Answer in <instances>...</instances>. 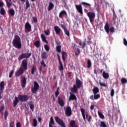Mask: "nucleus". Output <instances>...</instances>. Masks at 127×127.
<instances>
[{"label":"nucleus","instance_id":"64","mask_svg":"<svg viewBox=\"0 0 127 127\" xmlns=\"http://www.w3.org/2000/svg\"><path fill=\"white\" fill-rule=\"evenodd\" d=\"M60 44H61V42L60 41H56L57 46L59 45Z\"/></svg>","mask_w":127,"mask_h":127},{"label":"nucleus","instance_id":"9","mask_svg":"<svg viewBox=\"0 0 127 127\" xmlns=\"http://www.w3.org/2000/svg\"><path fill=\"white\" fill-rule=\"evenodd\" d=\"M55 121L60 125L62 127H66V125L65 123H64L63 120H62L59 117L56 116L55 117Z\"/></svg>","mask_w":127,"mask_h":127},{"label":"nucleus","instance_id":"2","mask_svg":"<svg viewBox=\"0 0 127 127\" xmlns=\"http://www.w3.org/2000/svg\"><path fill=\"white\" fill-rule=\"evenodd\" d=\"M30 97L28 95H18V97L15 96L14 100L13 101V107H16L18 105L19 101L20 102H27L29 99Z\"/></svg>","mask_w":127,"mask_h":127},{"label":"nucleus","instance_id":"15","mask_svg":"<svg viewBox=\"0 0 127 127\" xmlns=\"http://www.w3.org/2000/svg\"><path fill=\"white\" fill-rule=\"evenodd\" d=\"M27 83V79L26 77H22L21 81V85L22 88H25Z\"/></svg>","mask_w":127,"mask_h":127},{"label":"nucleus","instance_id":"22","mask_svg":"<svg viewBox=\"0 0 127 127\" xmlns=\"http://www.w3.org/2000/svg\"><path fill=\"white\" fill-rule=\"evenodd\" d=\"M55 5L53 2H51L49 3V6L48 7V11H50L51 10H52L54 7Z\"/></svg>","mask_w":127,"mask_h":127},{"label":"nucleus","instance_id":"36","mask_svg":"<svg viewBox=\"0 0 127 127\" xmlns=\"http://www.w3.org/2000/svg\"><path fill=\"white\" fill-rule=\"evenodd\" d=\"M92 67V62L90 59H88L87 60V68H89Z\"/></svg>","mask_w":127,"mask_h":127},{"label":"nucleus","instance_id":"50","mask_svg":"<svg viewBox=\"0 0 127 127\" xmlns=\"http://www.w3.org/2000/svg\"><path fill=\"white\" fill-rule=\"evenodd\" d=\"M14 121H11V122H9V127H14Z\"/></svg>","mask_w":127,"mask_h":127},{"label":"nucleus","instance_id":"28","mask_svg":"<svg viewBox=\"0 0 127 127\" xmlns=\"http://www.w3.org/2000/svg\"><path fill=\"white\" fill-rule=\"evenodd\" d=\"M29 105H30V108L32 111V112H34V104H33V102L31 101V102H29Z\"/></svg>","mask_w":127,"mask_h":127},{"label":"nucleus","instance_id":"49","mask_svg":"<svg viewBox=\"0 0 127 127\" xmlns=\"http://www.w3.org/2000/svg\"><path fill=\"white\" fill-rule=\"evenodd\" d=\"M14 72V70H11L9 73V77L11 78L13 73Z\"/></svg>","mask_w":127,"mask_h":127},{"label":"nucleus","instance_id":"42","mask_svg":"<svg viewBox=\"0 0 127 127\" xmlns=\"http://www.w3.org/2000/svg\"><path fill=\"white\" fill-rule=\"evenodd\" d=\"M80 52L81 51L80 48H77L76 49V51L75 52V55L76 56H78V55H79Z\"/></svg>","mask_w":127,"mask_h":127},{"label":"nucleus","instance_id":"63","mask_svg":"<svg viewBox=\"0 0 127 127\" xmlns=\"http://www.w3.org/2000/svg\"><path fill=\"white\" fill-rule=\"evenodd\" d=\"M94 73H95V74H96V75H98V72L96 69H94Z\"/></svg>","mask_w":127,"mask_h":127},{"label":"nucleus","instance_id":"24","mask_svg":"<svg viewBox=\"0 0 127 127\" xmlns=\"http://www.w3.org/2000/svg\"><path fill=\"white\" fill-rule=\"evenodd\" d=\"M69 125L71 127H78L75 125V121L74 120H71L69 123Z\"/></svg>","mask_w":127,"mask_h":127},{"label":"nucleus","instance_id":"60","mask_svg":"<svg viewBox=\"0 0 127 127\" xmlns=\"http://www.w3.org/2000/svg\"><path fill=\"white\" fill-rule=\"evenodd\" d=\"M11 5V3H10V2H8V0L7 1V7H10Z\"/></svg>","mask_w":127,"mask_h":127},{"label":"nucleus","instance_id":"6","mask_svg":"<svg viewBox=\"0 0 127 127\" xmlns=\"http://www.w3.org/2000/svg\"><path fill=\"white\" fill-rule=\"evenodd\" d=\"M80 112H81V114L84 121H86V119L88 122H91L92 117L91 115H88V114H85V110L84 108H80Z\"/></svg>","mask_w":127,"mask_h":127},{"label":"nucleus","instance_id":"30","mask_svg":"<svg viewBox=\"0 0 127 127\" xmlns=\"http://www.w3.org/2000/svg\"><path fill=\"white\" fill-rule=\"evenodd\" d=\"M61 48H62V46L61 44H59V45H57L56 46V51H57L58 53H60V52H61L62 51Z\"/></svg>","mask_w":127,"mask_h":127},{"label":"nucleus","instance_id":"35","mask_svg":"<svg viewBox=\"0 0 127 127\" xmlns=\"http://www.w3.org/2000/svg\"><path fill=\"white\" fill-rule=\"evenodd\" d=\"M81 4L83 5H84L85 7H90V8H91V4L90 3H88L87 2H81Z\"/></svg>","mask_w":127,"mask_h":127},{"label":"nucleus","instance_id":"33","mask_svg":"<svg viewBox=\"0 0 127 127\" xmlns=\"http://www.w3.org/2000/svg\"><path fill=\"white\" fill-rule=\"evenodd\" d=\"M59 69L60 70V71H63V70L64 69V67L63 66V64L61 60L60 61V66L59 67Z\"/></svg>","mask_w":127,"mask_h":127},{"label":"nucleus","instance_id":"19","mask_svg":"<svg viewBox=\"0 0 127 127\" xmlns=\"http://www.w3.org/2000/svg\"><path fill=\"white\" fill-rule=\"evenodd\" d=\"M72 92V93H71ZM71 100H77V97L73 92H70V96L69 97V101H71Z\"/></svg>","mask_w":127,"mask_h":127},{"label":"nucleus","instance_id":"39","mask_svg":"<svg viewBox=\"0 0 127 127\" xmlns=\"http://www.w3.org/2000/svg\"><path fill=\"white\" fill-rule=\"evenodd\" d=\"M38 125V121L36 119H33V126L34 127H37Z\"/></svg>","mask_w":127,"mask_h":127},{"label":"nucleus","instance_id":"37","mask_svg":"<svg viewBox=\"0 0 127 127\" xmlns=\"http://www.w3.org/2000/svg\"><path fill=\"white\" fill-rule=\"evenodd\" d=\"M41 37L43 41H44V42H45L46 43H48V41L46 40V37H45L44 34H41Z\"/></svg>","mask_w":127,"mask_h":127},{"label":"nucleus","instance_id":"46","mask_svg":"<svg viewBox=\"0 0 127 127\" xmlns=\"http://www.w3.org/2000/svg\"><path fill=\"white\" fill-rule=\"evenodd\" d=\"M60 94L59 92V87L57 88L56 91H55V94L56 97H58L59 95Z\"/></svg>","mask_w":127,"mask_h":127},{"label":"nucleus","instance_id":"12","mask_svg":"<svg viewBox=\"0 0 127 127\" xmlns=\"http://www.w3.org/2000/svg\"><path fill=\"white\" fill-rule=\"evenodd\" d=\"M65 114L66 116H67V117H70V116H71L72 113L71 108V107H70V106H68L65 108Z\"/></svg>","mask_w":127,"mask_h":127},{"label":"nucleus","instance_id":"51","mask_svg":"<svg viewBox=\"0 0 127 127\" xmlns=\"http://www.w3.org/2000/svg\"><path fill=\"white\" fill-rule=\"evenodd\" d=\"M44 33H45L46 35H50V30H49V29H47V30L44 31Z\"/></svg>","mask_w":127,"mask_h":127},{"label":"nucleus","instance_id":"21","mask_svg":"<svg viewBox=\"0 0 127 127\" xmlns=\"http://www.w3.org/2000/svg\"><path fill=\"white\" fill-rule=\"evenodd\" d=\"M58 103L62 107L64 106V102L63 99H61L60 97H58Z\"/></svg>","mask_w":127,"mask_h":127},{"label":"nucleus","instance_id":"4","mask_svg":"<svg viewBox=\"0 0 127 127\" xmlns=\"http://www.w3.org/2000/svg\"><path fill=\"white\" fill-rule=\"evenodd\" d=\"M83 83L81 80L76 77L75 79V84L73 85L72 88H71L70 91L72 93H77V89H80L82 86Z\"/></svg>","mask_w":127,"mask_h":127},{"label":"nucleus","instance_id":"57","mask_svg":"<svg viewBox=\"0 0 127 127\" xmlns=\"http://www.w3.org/2000/svg\"><path fill=\"white\" fill-rule=\"evenodd\" d=\"M2 98H3V95L2 94L1 90L0 89V100H1V99H2Z\"/></svg>","mask_w":127,"mask_h":127},{"label":"nucleus","instance_id":"52","mask_svg":"<svg viewBox=\"0 0 127 127\" xmlns=\"http://www.w3.org/2000/svg\"><path fill=\"white\" fill-rule=\"evenodd\" d=\"M99 84L100 86H101V87H107V85L105 84V83L99 82Z\"/></svg>","mask_w":127,"mask_h":127},{"label":"nucleus","instance_id":"47","mask_svg":"<svg viewBox=\"0 0 127 127\" xmlns=\"http://www.w3.org/2000/svg\"><path fill=\"white\" fill-rule=\"evenodd\" d=\"M4 118H5V120H7V116H8V111H5L4 112Z\"/></svg>","mask_w":127,"mask_h":127},{"label":"nucleus","instance_id":"14","mask_svg":"<svg viewBox=\"0 0 127 127\" xmlns=\"http://www.w3.org/2000/svg\"><path fill=\"white\" fill-rule=\"evenodd\" d=\"M61 27L64 29V33L67 36H69L70 33L69 30H68L67 28H66L65 25H64V24H61Z\"/></svg>","mask_w":127,"mask_h":127},{"label":"nucleus","instance_id":"11","mask_svg":"<svg viewBox=\"0 0 127 127\" xmlns=\"http://www.w3.org/2000/svg\"><path fill=\"white\" fill-rule=\"evenodd\" d=\"M32 31V25L29 22H26L25 24V32H31Z\"/></svg>","mask_w":127,"mask_h":127},{"label":"nucleus","instance_id":"34","mask_svg":"<svg viewBox=\"0 0 127 127\" xmlns=\"http://www.w3.org/2000/svg\"><path fill=\"white\" fill-rule=\"evenodd\" d=\"M0 13L2 15H4V14H5V13H6V11H5L4 8H3V6L1 7V9L0 10Z\"/></svg>","mask_w":127,"mask_h":127},{"label":"nucleus","instance_id":"5","mask_svg":"<svg viewBox=\"0 0 127 127\" xmlns=\"http://www.w3.org/2000/svg\"><path fill=\"white\" fill-rule=\"evenodd\" d=\"M92 92L93 95H91L90 96V99L91 100L94 101V100H97L101 98V95L100 94H99L100 90L98 87H94L93 89H92Z\"/></svg>","mask_w":127,"mask_h":127},{"label":"nucleus","instance_id":"48","mask_svg":"<svg viewBox=\"0 0 127 127\" xmlns=\"http://www.w3.org/2000/svg\"><path fill=\"white\" fill-rule=\"evenodd\" d=\"M44 48H45V50L47 52H49L50 49L49 45H44Z\"/></svg>","mask_w":127,"mask_h":127},{"label":"nucleus","instance_id":"44","mask_svg":"<svg viewBox=\"0 0 127 127\" xmlns=\"http://www.w3.org/2000/svg\"><path fill=\"white\" fill-rule=\"evenodd\" d=\"M4 110V105H2V106H0V113L1 114H3Z\"/></svg>","mask_w":127,"mask_h":127},{"label":"nucleus","instance_id":"53","mask_svg":"<svg viewBox=\"0 0 127 127\" xmlns=\"http://www.w3.org/2000/svg\"><path fill=\"white\" fill-rule=\"evenodd\" d=\"M114 94H115V90L114 89H112L111 91V96L112 97H113L114 96Z\"/></svg>","mask_w":127,"mask_h":127},{"label":"nucleus","instance_id":"17","mask_svg":"<svg viewBox=\"0 0 127 127\" xmlns=\"http://www.w3.org/2000/svg\"><path fill=\"white\" fill-rule=\"evenodd\" d=\"M41 64L42 65L41 66H40L39 68V72H40V73L41 74L42 71H43V67L42 66H43V67H46V64H45V62L44 60L43 59H42V61H41Z\"/></svg>","mask_w":127,"mask_h":127},{"label":"nucleus","instance_id":"20","mask_svg":"<svg viewBox=\"0 0 127 127\" xmlns=\"http://www.w3.org/2000/svg\"><path fill=\"white\" fill-rule=\"evenodd\" d=\"M54 30L57 35H59L60 33H61V31H62L61 28H60V27H59V26H55Z\"/></svg>","mask_w":127,"mask_h":127},{"label":"nucleus","instance_id":"25","mask_svg":"<svg viewBox=\"0 0 127 127\" xmlns=\"http://www.w3.org/2000/svg\"><path fill=\"white\" fill-rule=\"evenodd\" d=\"M102 75L104 79H108L110 77L109 73L105 72V71H103Z\"/></svg>","mask_w":127,"mask_h":127},{"label":"nucleus","instance_id":"62","mask_svg":"<svg viewBox=\"0 0 127 127\" xmlns=\"http://www.w3.org/2000/svg\"><path fill=\"white\" fill-rule=\"evenodd\" d=\"M94 107H95V106H94V104L91 105V106H90V109H91V110H93Z\"/></svg>","mask_w":127,"mask_h":127},{"label":"nucleus","instance_id":"7","mask_svg":"<svg viewBox=\"0 0 127 127\" xmlns=\"http://www.w3.org/2000/svg\"><path fill=\"white\" fill-rule=\"evenodd\" d=\"M104 29H105L106 32H107V33H108V34L109 33L110 30V32L113 33L115 32V27H111V28H110V25L109 24L108 22L106 23V24L104 26Z\"/></svg>","mask_w":127,"mask_h":127},{"label":"nucleus","instance_id":"59","mask_svg":"<svg viewBox=\"0 0 127 127\" xmlns=\"http://www.w3.org/2000/svg\"><path fill=\"white\" fill-rule=\"evenodd\" d=\"M3 5H4V2H3V1H1V0H0V7L3 6Z\"/></svg>","mask_w":127,"mask_h":127},{"label":"nucleus","instance_id":"54","mask_svg":"<svg viewBox=\"0 0 127 127\" xmlns=\"http://www.w3.org/2000/svg\"><path fill=\"white\" fill-rule=\"evenodd\" d=\"M33 20L34 22H35V23H36V22H37V21H38L37 18L33 16Z\"/></svg>","mask_w":127,"mask_h":127},{"label":"nucleus","instance_id":"16","mask_svg":"<svg viewBox=\"0 0 127 127\" xmlns=\"http://www.w3.org/2000/svg\"><path fill=\"white\" fill-rule=\"evenodd\" d=\"M67 13L66 10H61V11L59 13V17L60 18H63L64 16H67Z\"/></svg>","mask_w":127,"mask_h":127},{"label":"nucleus","instance_id":"32","mask_svg":"<svg viewBox=\"0 0 127 127\" xmlns=\"http://www.w3.org/2000/svg\"><path fill=\"white\" fill-rule=\"evenodd\" d=\"M9 13H10V15L12 16H13L15 15V12L14 9L13 8H10L9 10Z\"/></svg>","mask_w":127,"mask_h":127},{"label":"nucleus","instance_id":"10","mask_svg":"<svg viewBox=\"0 0 127 127\" xmlns=\"http://www.w3.org/2000/svg\"><path fill=\"white\" fill-rule=\"evenodd\" d=\"M39 84L36 81H35L34 82V87L33 88H31V91L32 93L35 94L37 93L38 90L39 89Z\"/></svg>","mask_w":127,"mask_h":127},{"label":"nucleus","instance_id":"56","mask_svg":"<svg viewBox=\"0 0 127 127\" xmlns=\"http://www.w3.org/2000/svg\"><path fill=\"white\" fill-rule=\"evenodd\" d=\"M21 124L20 122H17V123H16V127H21Z\"/></svg>","mask_w":127,"mask_h":127},{"label":"nucleus","instance_id":"1","mask_svg":"<svg viewBox=\"0 0 127 127\" xmlns=\"http://www.w3.org/2000/svg\"><path fill=\"white\" fill-rule=\"evenodd\" d=\"M32 55L31 53H22L20 54L18 58L19 61H21L22 59H23L21 62V67L17 70L15 72V75L16 77H19L20 75L23 74L24 70L26 71L28 69V59L30 58Z\"/></svg>","mask_w":127,"mask_h":127},{"label":"nucleus","instance_id":"27","mask_svg":"<svg viewBox=\"0 0 127 127\" xmlns=\"http://www.w3.org/2000/svg\"><path fill=\"white\" fill-rule=\"evenodd\" d=\"M48 56V54H47V52H45L42 53V58L43 59H44L45 60L47 59Z\"/></svg>","mask_w":127,"mask_h":127},{"label":"nucleus","instance_id":"3","mask_svg":"<svg viewBox=\"0 0 127 127\" xmlns=\"http://www.w3.org/2000/svg\"><path fill=\"white\" fill-rule=\"evenodd\" d=\"M12 45L15 48L17 49H20L22 47L21 39L20 36L17 35H15L14 37V39L12 40Z\"/></svg>","mask_w":127,"mask_h":127},{"label":"nucleus","instance_id":"40","mask_svg":"<svg viewBox=\"0 0 127 127\" xmlns=\"http://www.w3.org/2000/svg\"><path fill=\"white\" fill-rule=\"evenodd\" d=\"M98 115L101 118V119H105V116L102 114V113H101L100 111H98Z\"/></svg>","mask_w":127,"mask_h":127},{"label":"nucleus","instance_id":"58","mask_svg":"<svg viewBox=\"0 0 127 127\" xmlns=\"http://www.w3.org/2000/svg\"><path fill=\"white\" fill-rule=\"evenodd\" d=\"M124 44L125 45H127V40L126 39V38H124Z\"/></svg>","mask_w":127,"mask_h":127},{"label":"nucleus","instance_id":"45","mask_svg":"<svg viewBox=\"0 0 127 127\" xmlns=\"http://www.w3.org/2000/svg\"><path fill=\"white\" fill-rule=\"evenodd\" d=\"M121 83H122V84H126V83H127V78H122Z\"/></svg>","mask_w":127,"mask_h":127},{"label":"nucleus","instance_id":"13","mask_svg":"<svg viewBox=\"0 0 127 127\" xmlns=\"http://www.w3.org/2000/svg\"><path fill=\"white\" fill-rule=\"evenodd\" d=\"M75 8H76V10L77 11L81 14L82 15L83 12V8L82 6V4H76L75 5Z\"/></svg>","mask_w":127,"mask_h":127},{"label":"nucleus","instance_id":"18","mask_svg":"<svg viewBox=\"0 0 127 127\" xmlns=\"http://www.w3.org/2000/svg\"><path fill=\"white\" fill-rule=\"evenodd\" d=\"M55 121L53 117H51L50 120L49 121V127H57L56 126H54Z\"/></svg>","mask_w":127,"mask_h":127},{"label":"nucleus","instance_id":"43","mask_svg":"<svg viewBox=\"0 0 127 127\" xmlns=\"http://www.w3.org/2000/svg\"><path fill=\"white\" fill-rule=\"evenodd\" d=\"M30 7V2L29 0H26V9H28Z\"/></svg>","mask_w":127,"mask_h":127},{"label":"nucleus","instance_id":"29","mask_svg":"<svg viewBox=\"0 0 127 127\" xmlns=\"http://www.w3.org/2000/svg\"><path fill=\"white\" fill-rule=\"evenodd\" d=\"M34 45L37 47V48H39L40 47L41 43L40 40H37L34 43Z\"/></svg>","mask_w":127,"mask_h":127},{"label":"nucleus","instance_id":"31","mask_svg":"<svg viewBox=\"0 0 127 127\" xmlns=\"http://www.w3.org/2000/svg\"><path fill=\"white\" fill-rule=\"evenodd\" d=\"M67 54L65 51H62V58L64 61L65 60V57L67 56Z\"/></svg>","mask_w":127,"mask_h":127},{"label":"nucleus","instance_id":"55","mask_svg":"<svg viewBox=\"0 0 127 127\" xmlns=\"http://www.w3.org/2000/svg\"><path fill=\"white\" fill-rule=\"evenodd\" d=\"M57 57H58V59L59 64H60L61 60V57H60L59 53H57Z\"/></svg>","mask_w":127,"mask_h":127},{"label":"nucleus","instance_id":"23","mask_svg":"<svg viewBox=\"0 0 127 127\" xmlns=\"http://www.w3.org/2000/svg\"><path fill=\"white\" fill-rule=\"evenodd\" d=\"M4 89V82L2 81L0 83V90H1V94L3 95V90Z\"/></svg>","mask_w":127,"mask_h":127},{"label":"nucleus","instance_id":"41","mask_svg":"<svg viewBox=\"0 0 127 127\" xmlns=\"http://www.w3.org/2000/svg\"><path fill=\"white\" fill-rule=\"evenodd\" d=\"M36 70H37V67H35V66H33L31 69V74H34V72L36 71Z\"/></svg>","mask_w":127,"mask_h":127},{"label":"nucleus","instance_id":"8","mask_svg":"<svg viewBox=\"0 0 127 127\" xmlns=\"http://www.w3.org/2000/svg\"><path fill=\"white\" fill-rule=\"evenodd\" d=\"M87 16H88L89 18V21L91 23H93L95 18L96 17V14L95 12H92L91 11H89V12H87Z\"/></svg>","mask_w":127,"mask_h":127},{"label":"nucleus","instance_id":"61","mask_svg":"<svg viewBox=\"0 0 127 127\" xmlns=\"http://www.w3.org/2000/svg\"><path fill=\"white\" fill-rule=\"evenodd\" d=\"M116 17H117V14H116V12H115L114 15H113V20H116Z\"/></svg>","mask_w":127,"mask_h":127},{"label":"nucleus","instance_id":"38","mask_svg":"<svg viewBox=\"0 0 127 127\" xmlns=\"http://www.w3.org/2000/svg\"><path fill=\"white\" fill-rule=\"evenodd\" d=\"M100 127H107V125L105 122L103 121H101L100 124Z\"/></svg>","mask_w":127,"mask_h":127},{"label":"nucleus","instance_id":"26","mask_svg":"<svg viewBox=\"0 0 127 127\" xmlns=\"http://www.w3.org/2000/svg\"><path fill=\"white\" fill-rule=\"evenodd\" d=\"M79 44L80 46H81V48L84 49L86 45V41H79Z\"/></svg>","mask_w":127,"mask_h":127}]
</instances>
